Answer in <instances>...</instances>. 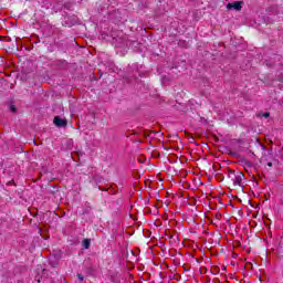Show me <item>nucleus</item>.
<instances>
[{"mask_svg":"<svg viewBox=\"0 0 283 283\" xmlns=\"http://www.w3.org/2000/svg\"><path fill=\"white\" fill-rule=\"evenodd\" d=\"M228 178L232 180L233 185H242L244 174H242L241 171L235 172V170H229Z\"/></svg>","mask_w":283,"mask_h":283,"instance_id":"1","label":"nucleus"},{"mask_svg":"<svg viewBox=\"0 0 283 283\" xmlns=\"http://www.w3.org/2000/svg\"><path fill=\"white\" fill-rule=\"evenodd\" d=\"M55 127H67V119L55 116L53 119Z\"/></svg>","mask_w":283,"mask_h":283,"instance_id":"2","label":"nucleus"},{"mask_svg":"<svg viewBox=\"0 0 283 283\" xmlns=\"http://www.w3.org/2000/svg\"><path fill=\"white\" fill-rule=\"evenodd\" d=\"M227 9L228 10H237V12H240V10H242V2L234 1L232 3H228Z\"/></svg>","mask_w":283,"mask_h":283,"instance_id":"3","label":"nucleus"},{"mask_svg":"<svg viewBox=\"0 0 283 283\" xmlns=\"http://www.w3.org/2000/svg\"><path fill=\"white\" fill-rule=\"evenodd\" d=\"M91 244H92V240H90V239H84L82 242V247L84 249H90Z\"/></svg>","mask_w":283,"mask_h":283,"instance_id":"4","label":"nucleus"},{"mask_svg":"<svg viewBox=\"0 0 283 283\" xmlns=\"http://www.w3.org/2000/svg\"><path fill=\"white\" fill-rule=\"evenodd\" d=\"M244 167H253V163L249 161V160H243L242 161Z\"/></svg>","mask_w":283,"mask_h":283,"instance_id":"5","label":"nucleus"},{"mask_svg":"<svg viewBox=\"0 0 283 283\" xmlns=\"http://www.w3.org/2000/svg\"><path fill=\"white\" fill-rule=\"evenodd\" d=\"M77 279L80 280V282H83V280H85V276H83V274H77Z\"/></svg>","mask_w":283,"mask_h":283,"instance_id":"6","label":"nucleus"},{"mask_svg":"<svg viewBox=\"0 0 283 283\" xmlns=\"http://www.w3.org/2000/svg\"><path fill=\"white\" fill-rule=\"evenodd\" d=\"M220 218H222V214L217 213V214H216V219H217V220H220Z\"/></svg>","mask_w":283,"mask_h":283,"instance_id":"7","label":"nucleus"},{"mask_svg":"<svg viewBox=\"0 0 283 283\" xmlns=\"http://www.w3.org/2000/svg\"><path fill=\"white\" fill-rule=\"evenodd\" d=\"M11 112L15 113L17 112V107L15 106H11Z\"/></svg>","mask_w":283,"mask_h":283,"instance_id":"8","label":"nucleus"},{"mask_svg":"<svg viewBox=\"0 0 283 283\" xmlns=\"http://www.w3.org/2000/svg\"><path fill=\"white\" fill-rule=\"evenodd\" d=\"M269 116H270V113H265V114H264V117H265V118H269Z\"/></svg>","mask_w":283,"mask_h":283,"instance_id":"9","label":"nucleus"},{"mask_svg":"<svg viewBox=\"0 0 283 283\" xmlns=\"http://www.w3.org/2000/svg\"><path fill=\"white\" fill-rule=\"evenodd\" d=\"M268 167H273V163H268Z\"/></svg>","mask_w":283,"mask_h":283,"instance_id":"10","label":"nucleus"}]
</instances>
